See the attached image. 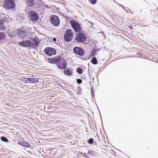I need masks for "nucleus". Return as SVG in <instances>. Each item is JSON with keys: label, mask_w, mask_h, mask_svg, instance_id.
Returning <instances> with one entry per match:
<instances>
[{"label": "nucleus", "mask_w": 158, "mask_h": 158, "mask_svg": "<svg viewBox=\"0 0 158 158\" xmlns=\"http://www.w3.org/2000/svg\"><path fill=\"white\" fill-rule=\"evenodd\" d=\"M48 61L50 63H54L53 58L49 59L48 60Z\"/></svg>", "instance_id": "obj_24"}, {"label": "nucleus", "mask_w": 158, "mask_h": 158, "mask_svg": "<svg viewBox=\"0 0 158 158\" xmlns=\"http://www.w3.org/2000/svg\"><path fill=\"white\" fill-rule=\"evenodd\" d=\"M38 44V41L35 38H32L31 41L27 40H23L19 43V45L23 47H29L32 48L36 47Z\"/></svg>", "instance_id": "obj_1"}, {"label": "nucleus", "mask_w": 158, "mask_h": 158, "mask_svg": "<svg viewBox=\"0 0 158 158\" xmlns=\"http://www.w3.org/2000/svg\"><path fill=\"white\" fill-rule=\"evenodd\" d=\"M4 21L1 19H0V30L4 31L6 29V28L4 25Z\"/></svg>", "instance_id": "obj_14"}, {"label": "nucleus", "mask_w": 158, "mask_h": 158, "mask_svg": "<svg viewBox=\"0 0 158 158\" xmlns=\"http://www.w3.org/2000/svg\"><path fill=\"white\" fill-rule=\"evenodd\" d=\"M77 81L78 84H80L82 82V81L81 79H78L77 80Z\"/></svg>", "instance_id": "obj_25"}, {"label": "nucleus", "mask_w": 158, "mask_h": 158, "mask_svg": "<svg viewBox=\"0 0 158 158\" xmlns=\"http://www.w3.org/2000/svg\"><path fill=\"white\" fill-rule=\"evenodd\" d=\"M74 52L80 56H83L85 53L84 50L80 47H76L73 48Z\"/></svg>", "instance_id": "obj_9"}, {"label": "nucleus", "mask_w": 158, "mask_h": 158, "mask_svg": "<svg viewBox=\"0 0 158 158\" xmlns=\"http://www.w3.org/2000/svg\"><path fill=\"white\" fill-rule=\"evenodd\" d=\"M27 5L29 6H33L35 4V1L34 0H26Z\"/></svg>", "instance_id": "obj_16"}, {"label": "nucleus", "mask_w": 158, "mask_h": 158, "mask_svg": "<svg viewBox=\"0 0 158 158\" xmlns=\"http://www.w3.org/2000/svg\"><path fill=\"white\" fill-rule=\"evenodd\" d=\"M73 36L72 31L70 29H67L64 34V40L67 42L71 41Z\"/></svg>", "instance_id": "obj_3"}, {"label": "nucleus", "mask_w": 158, "mask_h": 158, "mask_svg": "<svg viewBox=\"0 0 158 158\" xmlns=\"http://www.w3.org/2000/svg\"><path fill=\"white\" fill-rule=\"evenodd\" d=\"M125 10V11H127L126 9Z\"/></svg>", "instance_id": "obj_30"}, {"label": "nucleus", "mask_w": 158, "mask_h": 158, "mask_svg": "<svg viewBox=\"0 0 158 158\" xmlns=\"http://www.w3.org/2000/svg\"><path fill=\"white\" fill-rule=\"evenodd\" d=\"M58 68L60 69H64L67 66V62L64 59L57 64Z\"/></svg>", "instance_id": "obj_10"}, {"label": "nucleus", "mask_w": 158, "mask_h": 158, "mask_svg": "<svg viewBox=\"0 0 158 158\" xmlns=\"http://www.w3.org/2000/svg\"><path fill=\"white\" fill-rule=\"evenodd\" d=\"M95 51L94 49H92L91 52V56H94L95 54Z\"/></svg>", "instance_id": "obj_23"}, {"label": "nucleus", "mask_w": 158, "mask_h": 158, "mask_svg": "<svg viewBox=\"0 0 158 158\" xmlns=\"http://www.w3.org/2000/svg\"><path fill=\"white\" fill-rule=\"evenodd\" d=\"M91 62L93 64H96L98 63L97 59L95 57H94L92 58L91 60Z\"/></svg>", "instance_id": "obj_17"}, {"label": "nucleus", "mask_w": 158, "mask_h": 158, "mask_svg": "<svg viewBox=\"0 0 158 158\" xmlns=\"http://www.w3.org/2000/svg\"><path fill=\"white\" fill-rule=\"evenodd\" d=\"M53 58L54 63L56 64H57L59 63V62L61 60V58L60 56L58 57H55Z\"/></svg>", "instance_id": "obj_15"}, {"label": "nucleus", "mask_w": 158, "mask_h": 158, "mask_svg": "<svg viewBox=\"0 0 158 158\" xmlns=\"http://www.w3.org/2000/svg\"><path fill=\"white\" fill-rule=\"evenodd\" d=\"M44 52L45 54L49 56H51L53 55L56 53V50L53 48H47L44 50Z\"/></svg>", "instance_id": "obj_8"}, {"label": "nucleus", "mask_w": 158, "mask_h": 158, "mask_svg": "<svg viewBox=\"0 0 158 158\" xmlns=\"http://www.w3.org/2000/svg\"><path fill=\"white\" fill-rule=\"evenodd\" d=\"M81 154L83 155L85 157H87V158H89L88 157H87V154L85 153H81Z\"/></svg>", "instance_id": "obj_26"}, {"label": "nucleus", "mask_w": 158, "mask_h": 158, "mask_svg": "<svg viewBox=\"0 0 158 158\" xmlns=\"http://www.w3.org/2000/svg\"><path fill=\"white\" fill-rule=\"evenodd\" d=\"M86 37L84 33L80 32L77 34L75 40L80 43H83L86 41Z\"/></svg>", "instance_id": "obj_4"}, {"label": "nucleus", "mask_w": 158, "mask_h": 158, "mask_svg": "<svg viewBox=\"0 0 158 158\" xmlns=\"http://www.w3.org/2000/svg\"><path fill=\"white\" fill-rule=\"evenodd\" d=\"M77 72L79 74H81L83 72L82 69L80 68H77Z\"/></svg>", "instance_id": "obj_20"}, {"label": "nucleus", "mask_w": 158, "mask_h": 158, "mask_svg": "<svg viewBox=\"0 0 158 158\" xmlns=\"http://www.w3.org/2000/svg\"><path fill=\"white\" fill-rule=\"evenodd\" d=\"M27 81L30 83H34L38 82V80L35 78H26Z\"/></svg>", "instance_id": "obj_13"}, {"label": "nucleus", "mask_w": 158, "mask_h": 158, "mask_svg": "<svg viewBox=\"0 0 158 158\" xmlns=\"http://www.w3.org/2000/svg\"><path fill=\"white\" fill-rule=\"evenodd\" d=\"M51 23L55 26H58L59 25L60 21L59 18L56 15L51 16L50 18Z\"/></svg>", "instance_id": "obj_5"}, {"label": "nucleus", "mask_w": 158, "mask_h": 158, "mask_svg": "<svg viewBox=\"0 0 158 158\" xmlns=\"http://www.w3.org/2000/svg\"><path fill=\"white\" fill-rule=\"evenodd\" d=\"M122 8H123L124 7V6H122Z\"/></svg>", "instance_id": "obj_29"}, {"label": "nucleus", "mask_w": 158, "mask_h": 158, "mask_svg": "<svg viewBox=\"0 0 158 158\" xmlns=\"http://www.w3.org/2000/svg\"><path fill=\"white\" fill-rule=\"evenodd\" d=\"M19 36L22 39H25L27 36V32L22 30H19L18 32Z\"/></svg>", "instance_id": "obj_11"}, {"label": "nucleus", "mask_w": 158, "mask_h": 158, "mask_svg": "<svg viewBox=\"0 0 158 158\" xmlns=\"http://www.w3.org/2000/svg\"><path fill=\"white\" fill-rule=\"evenodd\" d=\"M5 37V34L2 32H0V40L3 39Z\"/></svg>", "instance_id": "obj_18"}, {"label": "nucleus", "mask_w": 158, "mask_h": 158, "mask_svg": "<svg viewBox=\"0 0 158 158\" xmlns=\"http://www.w3.org/2000/svg\"><path fill=\"white\" fill-rule=\"evenodd\" d=\"M53 40L54 41H56V38H54L53 39Z\"/></svg>", "instance_id": "obj_27"}, {"label": "nucleus", "mask_w": 158, "mask_h": 158, "mask_svg": "<svg viewBox=\"0 0 158 158\" xmlns=\"http://www.w3.org/2000/svg\"><path fill=\"white\" fill-rule=\"evenodd\" d=\"M15 6V3L13 0H5L3 4L4 7L9 10L13 8Z\"/></svg>", "instance_id": "obj_2"}, {"label": "nucleus", "mask_w": 158, "mask_h": 158, "mask_svg": "<svg viewBox=\"0 0 158 158\" xmlns=\"http://www.w3.org/2000/svg\"><path fill=\"white\" fill-rule=\"evenodd\" d=\"M1 140L3 142H6L8 141V139L6 138L4 136L1 137Z\"/></svg>", "instance_id": "obj_19"}, {"label": "nucleus", "mask_w": 158, "mask_h": 158, "mask_svg": "<svg viewBox=\"0 0 158 158\" xmlns=\"http://www.w3.org/2000/svg\"><path fill=\"white\" fill-rule=\"evenodd\" d=\"M29 145V144L28 143H27L26 147H28V145Z\"/></svg>", "instance_id": "obj_28"}, {"label": "nucleus", "mask_w": 158, "mask_h": 158, "mask_svg": "<svg viewBox=\"0 0 158 158\" xmlns=\"http://www.w3.org/2000/svg\"><path fill=\"white\" fill-rule=\"evenodd\" d=\"M64 73L65 74L70 76L72 74L73 72L71 69L65 68L64 70Z\"/></svg>", "instance_id": "obj_12"}, {"label": "nucleus", "mask_w": 158, "mask_h": 158, "mask_svg": "<svg viewBox=\"0 0 158 158\" xmlns=\"http://www.w3.org/2000/svg\"><path fill=\"white\" fill-rule=\"evenodd\" d=\"M71 25L74 31L76 32H79L81 31V28L79 23L75 20L70 21Z\"/></svg>", "instance_id": "obj_6"}, {"label": "nucleus", "mask_w": 158, "mask_h": 158, "mask_svg": "<svg viewBox=\"0 0 158 158\" xmlns=\"http://www.w3.org/2000/svg\"><path fill=\"white\" fill-rule=\"evenodd\" d=\"M88 143L89 144H92L94 142V140L92 138H90L87 141Z\"/></svg>", "instance_id": "obj_22"}, {"label": "nucleus", "mask_w": 158, "mask_h": 158, "mask_svg": "<svg viewBox=\"0 0 158 158\" xmlns=\"http://www.w3.org/2000/svg\"><path fill=\"white\" fill-rule=\"evenodd\" d=\"M89 2L92 4L94 5L96 4L97 0H89Z\"/></svg>", "instance_id": "obj_21"}, {"label": "nucleus", "mask_w": 158, "mask_h": 158, "mask_svg": "<svg viewBox=\"0 0 158 158\" xmlns=\"http://www.w3.org/2000/svg\"><path fill=\"white\" fill-rule=\"evenodd\" d=\"M30 19L33 21H37L38 19V14L35 11L31 10L28 13Z\"/></svg>", "instance_id": "obj_7"}]
</instances>
